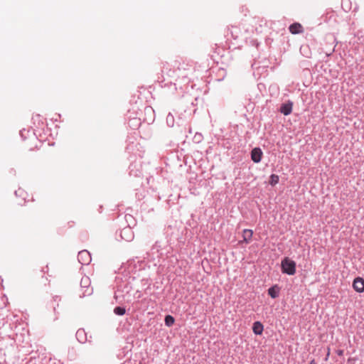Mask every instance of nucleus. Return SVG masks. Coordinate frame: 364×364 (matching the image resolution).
Here are the masks:
<instances>
[{
  "label": "nucleus",
  "instance_id": "obj_9",
  "mask_svg": "<svg viewBox=\"0 0 364 364\" xmlns=\"http://www.w3.org/2000/svg\"><path fill=\"white\" fill-rule=\"evenodd\" d=\"M279 288L278 286L277 285H274L272 287H270L269 289H268V294L269 295L273 298V299H275L277 298L278 296H279Z\"/></svg>",
  "mask_w": 364,
  "mask_h": 364
},
{
  "label": "nucleus",
  "instance_id": "obj_14",
  "mask_svg": "<svg viewBox=\"0 0 364 364\" xmlns=\"http://www.w3.org/2000/svg\"><path fill=\"white\" fill-rule=\"evenodd\" d=\"M309 364H316L314 360H312Z\"/></svg>",
  "mask_w": 364,
  "mask_h": 364
},
{
  "label": "nucleus",
  "instance_id": "obj_2",
  "mask_svg": "<svg viewBox=\"0 0 364 364\" xmlns=\"http://www.w3.org/2000/svg\"><path fill=\"white\" fill-rule=\"evenodd\" d=\"M77 258L78 261L82 264H88L91 261L90 254L87 250H82L79 252Z\"/></svg>",
  "mask_w": 364,
  "mask_h": 364
},
{
  "label": "nucleus",
  "instance_id": "obj_4",
  "mask_svg": "<svg viewBox=\"0 0 364 364\" xmlns=\"http://www.w3.org/2000/svg\"><path fill=\"white\" fill-rule=\"evenodd\" d=\"M262 151L259 148H255L251 151V159L255 163H259L262 160Z\"/></svg>",
  "mask_w": 364,
  "mask_h": 364
},
{
  "label": "nucleus",
  "instance_id": "obj_7",
  "mask_svg": "<svg viewBox=\"0 0 364 364\" xmlns=\"http://www.w3.org/2000/svg\"><path fill=\"white\" fill-rule=\"evenodd\" d=\"M292 105H293L291 102H288L282 105L280 107V112L283 113L284 115H289V114H291L292 111Z\"/></svg>",
  "mask_w": 364,
  "mask_h": 364
},
{
  "label": "nucleus",
  "instance_id": "obj_6",
  "mask_svg": "<svg viewBox=\"0 0 364 364\" xmlns=\"http://www.w3.org/2000/svg\"><path fill=\"white\" fill-rule=\"evenodd\" d=\"M253 231L250 229H245L242 232L243 242L248 244L252 240Z\"/></svg>",
  "mask_w": 364,
  "mask_h": 364
},
{
  "label": "nucleus",
  "instance_id": "obj_15",
  "mask_svg": "<svg viewBox=\"0 0 364 364\" xmlns=\"http://www.w3.org/2000/svg\"><path fill=\"white\" fill-rule=\"evenodd\" d=\"M342 353H343V352L341 350V351H339L338 355H342Z\"/></svg>",
  "mask_w": 364,
  "mask_h": 364
},
{
  "label": "nucleus",
  "instance_id": "obj_10",
  "mask_svg": "<svg viewBox=\"0 0 364 364\" xmlns=\"http://www.w3.org/2000/svg\"><path fill=\"white\" fill-rule=\"evenodd\" d=\"M279 176H277L276 174H272L269 178V184L271 186H275L276 184H277L279 183Z\"/></svg>",
  "mask_w": 364,
  "mask_h": 364
},
{
  "label": "nucleus",
  "instance_id": "obj_8",
  "mask_svg": "<svg viewBox=\"0 0 364 364\" xmlns=\"http://www.w3.org/2000/svg\"><path fill=\"white\" fill-rule=\"evenodd\" d=\"M252 331L256 335H261L264 331L263 325L259 321L253 323Z\"/></svg>",
  "mask_w": 364,
  "mask_h": 364
},
{
  "label": "nucleus",
  "instance_id": "obj_16",
  "mask_svg": "<svg viewBox=\"0 0 364 364\" xmlns=\"http://www.w3.org/2000/svg\"><path fill=\"white\" fill-rule=\"evenodd\" d=\"M80 333V331H77V334L79 335Z\"/></svg>",
  "mask_w": 364,
  "mask_h": 364
},
{
  "label": "nucleus",
  "instance_id": "obj_5",
  "mask_svg": "<svg viewBox=\"0 0 364 364\" xmlns=\"http://www.w3.org/2000/svg\"><path fill=\"white\" fill-rule=\"evenodd\" d=\"M289 29L292 34H299L303 32V27L299 23H294L291 24Z\"/></svg>",
  "mask_w": 364,
  "mask_h": 364
},
{
  "label": "nucleus",
  "instance_id": "obj_13",
  "mask_svg": "<svg viewBox=\"0 0 364 364\" xmlns=\"http://www.w3.org/2000/svg\"><path fill=\"white\" fill-rule=\"evenodd\" d=\"M329 355H330V348H328V352H327V355H326V360H327V359H328V357L329 356Z\"/></svg>",
  "mask_w": 364,
  "mask_h": 364
},
{
  "label": "nucleus",
  "instance_id": "obj_1",
  "mask_svg": "<svg viewBox=\"0 0 364 364\" xmlns=\"http://www.w3.org/2000/svg\"><path fill=\"white\" fill-rule=\"evenodd\" d=\"M282 271L289 275L296 273V262L289 257H285L281 262Z\"/></svg>",
  "mask_w": 364,
  "mask_h": 364
},
{
  "label": "nucleus",
  "instance_id": "obj_3",
  "mask_svg": "<svg viewBox=\"0 0 364 364\" xmlns=\"http://www.w3.org/2000/svg\"><path fill=\"white\" fill-rule=\"evenodd\" d=\"M353 289L359 293H362L364 291V279L362 277H356L353 280Z\"/></svg>",
  "mask_w": 364,
  "mask_h": 364
},
{
  "label": "nucleus",
  "instance_id": "obj_11",
  "mask_svg": "<svg viewBox=\"0 0 364 364\" xmlns=\"http://www.w3.org/2000/svg\"><path fill=\"white\" fill-rule=\"evenodd\" d=\"M175 319L172 316L168 315L165 317V323L167 326H171L174 323Z\"/></svg>",
  "mask_w": 364,
  "mask_h": 364
},
{
  "label": "nucleus",
  "instance_id": "obj_12",
  "mask_svg": "<svg viewBox=\"0 0 364 364\" xmlns=\"http://www.w3.org/2000/svg\"><path fill=\"white\" fill-rule=\"evenodd\" d=\"M114 312L117 315L123 316L125 314L126 310L123 307L117 306V307L114 308Z\"/></svg>",
  "mask_w": 364,
  "mask_h": 364
}]
</instances>
